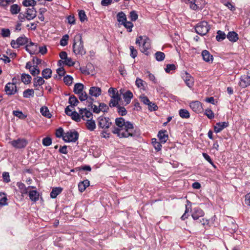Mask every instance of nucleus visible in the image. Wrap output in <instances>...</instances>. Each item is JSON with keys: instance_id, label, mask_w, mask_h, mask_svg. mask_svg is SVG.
<instances>
[{"instance_id": "f257e3e1", "label": "nucleus", "mask_w": 250, "mask_h": 250, "mask_svg": "<svg viewBox=\"0 0 250 250\" xmlns=\"http://www.w3.org/2000/svg\"><path fill=\"white\" fill-rule=\"evenodd\" d=\"M115 124L118 127L114 126L112 131L113 133L117 134L120 138H127L129 136H137L132 124L129 122H125V120L123 118H116Z\"/></svg>"}, {"instance_id": "f03ea898", "label": "nucleus", "mask_w": 250, "mask_h": 250, "mask_svg": "<svg viewBox=\"0 0 250 250\" xmlns=\"http://www.w3.org/2000/svg\"><path fill=\"white\" fill-rule=\"evenodd\" d=\"M73 47V51L76 55H83L86 53L83 46V42L80 34H78L75 36Z\"/></svg>"}, {"instance_id": "7ed1b4c3", "label": "nucleus", "mask_w": 250, "mask_h": 250, "mask_svg": "<svg viewBox=\"0 0 250 250\" xmlns=\"http://www.w3.org/2000/svg\"><path fill=\"white\" fill-rule=\"evenodd\" d=\"M136 43L140 46V50L146 55H149L148 50L151 47L150 39L146 36H140L137 38Z\"/></svg>"}, {"instance_id": "20e7f679", "label": "nucleus", "mask_w": 250, "mask_h": 250, "mask_svg": "<svg viewBox=\"0 0 250 250\" xmlns=\"http://www.w3.org/2000/svg\"><path fill=\"white\" fill-rule=\"evenodd\" d=\"M195 29L198 34L204 36L208 32L210 28L207 22L202 21L196 25Z\"/></svg>"}, {"instance_id": "39448f33", "label": "nucleus", "mask_w": 250, "mask_h": 250, "mask_svg": "<svg viewBox=\"0 0 250 250\" xmlns=\"http://www.w3.org/2000/svg\"><path fill=\"white\" fill-rule=\"evenodd\" d=\"M79 137L78 133L75 130H70L64 134L63 140L65 142H75Z\"/></svg>"}, {"instance_id": "423d86ee", "label": "nucleus", "mask_w": 250, "mask_h": 250, "mask_svg": "<svg viewBox=\"0 0 250 250\" xmlns=\"http://www.w3.org/2000/svg\"><path fill=\"white\" fill-rule=\"evenodd\" d=\"M16 79L13 78L12 83H8L5 86L4 90L8 95H14L17 92L16 85Z\"/></svg>"}, {"instance_id": "0eeeda50", "label": "nucleus", "mask_w": 250, "mask_h": 250, "mask_svg": "<svg viewBox=\"0 0 250 250\" xmlns=\"http://www.w3.org/2000/svg\"><path fill=\"white\" fill-rule=\"evenodd\" d=\"M111 125L112 122L108 117L100 116L98 119V125L100 128L104 129H108Z\"/></svg>"}, {"instance_id": "6e6552de", "label": "nucleus", "mask_w": 250, "mask_h": 250, "mask_svg": "<svg viewBox=\"0 0 250 250\" xmlns=\"http://www.w3.org/2000/svg\"><path fill=\"white\" fill-rule=\"evenodd\" d=\"M28 42V39L25 36L19 37L16 41L12 40L11 42V45L13 48H18L20 46L24 45Z\"/></svg>"}, {"instance_id": "1a4fd4ad", "label": "nucleus", "mask_w": 250, "mask_h": 250, "mask_svg": "<svg viewBox=\"0 0 250 250\" xmlns=\"http://www.w3.org/2000/svg\"><path fill=\"white\" fill-rule=\"evenodd\" d=\"M11 145L16 148H24L27 145L28 142L24 139H18L10 142Z\"/></svg>"}, {"instance_id": "9d476101", "label": "nucleus", "mask_w": 250, "mask_h": 250, "mask_svg": "<svg viewBox=\"0 0 250 250\" xmlns=\"http://www.w3.org/2000/svg\"><path fill=\"white\" fill-rule=\"evenodd\" d=\"M182 77L188 87L191 88L193 86L194 84V78L189 74L186 72L183 74Z\"/></svg>"}, {"instance_id": "9b49d317", "label": "nucleus", "mask_w": 250, "mask_h": 250, "mask_svg": "<svg viewBox=\"0 0 250 250\" xmlns=\"http://www.w3.org/2000/svg\"><path fill=\"white\" fill-rule=\"evenodd\" d=\"M239 85L242 88H246L250 85V76L244 75L241 77Z\"/></svg>"}, {"instance_id": "f8f14e48", "label": "nucleus", "mask_w": 250, "mask_h": 250, "mask_svg": "<svg viewBox=\"0 0 250 250\" xmlns=\"http://www.w3.org/2000/svg\"><path fill=\"white\" fill-rule=\"evenodd\" d=\"M190 107L193 111L197 113H200L203 111L202 104L198 101L190 103Z\"/></svg>"}, {"instance_id": "ddd939ff", "label": "nucleus", "mask_w": 250, "mask_h": 250, "mask_svg": "<svg viewBox=\"0 0 250 250\" xmlns=\"http://www.w3.org/2000/svg\"><path fill=\"white\" fill-rule=\"evenodd\" d=\"M25 14L28 21L33 20L37 16V11L33 7L27 8Z\"/></svg>"}, {"instance_id": "4468645a", "label": "nucleus", "mask_w": 250, "mask_h": 250, "mask_svg": "<svg viewBox=\"0 0 250 250\" xmlns=\"http://www.w3.org/2000/svg\"><path fill=\"white\" fill-rule=\"evenodd\" d=\"M204 215V211L198 208H194L191 214L192 218L195 220H198L200 217H203Z\"/></svg>"}, {"instance_id": "2eb2a0df", "label": "nucleus", "mask_w": 250, "mask_h": 250, "mask_svg": "<svg viewBox=\"0 0 250 250\" xmlns=\"http://www.w3.org/2000/svg\"><path fill=\"white\" fill-rule=\"evenodd\" d=\"M26 50L30 54H35L37 53L38 46L32 42H30L26 46Z\"/></svg>"}, {"instance_id": "dca6fc26", "label": "nucleus", "mask_w": 250, "mask_h": 250, "mask_svg": "<svg viewBox=\"0 0 250 250\" xmlns=\"http://www.w3.org/2000/svg\"><path fill=\"white\" fill-rule=\"evenodd\" d=\"M202 56L204 61L208 63H212L213 60V57L207 50H204L202 52Z\"/></svg>"}, {"instance_id": "f3484780", "label": "nucleus", "mask_w": 250, "mask_h": 250, "mask_svg": "<svg viewBox=\"0 0 250 250\" xmlns=\"http://www.w3.org/2000/svg\"><path fill=\"white\" fill-rule=\"evenodd\" d=\"M229 125L228 122H221L217 123L214 126V130L216 133H218L221 131L225 127Z\"/></svg>"}, {"instance_id": "a211bd4d", "label": "nucleus", "mask_w": 250, "mask_h": 250, "mask_svg": "<svg viewBox=\"0 0 250 250\" xmlns=\"http://www.w3.org/2000/svg\"><path fill=\"white\" fill-rule=\"evenodd\" d=\"M89 94L91 96L97 97L101 94V89L98 87H91L89 89Z\"/></svg>"}, {"instance_id": "6ab92c4d", "label": "nucleus", "mask_w": 250, "mask_h": 250, "mask_svg": "<svg viewBox=\"0 0 250 250\" xmlns=\"http://www.w3.org/2000/svg\"><path fill=\"white\" fill-rule=\"evenodd\" d=\"M81 117L83 120H85L84 117L89 118L92 116V113L87 110L86 108H81L79 110Z\"/></svg>"}, {"instance_id": "aec40b11", "label": "nucleus", "mask_w": 250, "mask_h": 250, "mask_svg": "<svg viewBox=\"0 0 250 250\" xmlns=\"http://www.w3.org/2000/svg\"><path fill=\"white\" fill-rule=\"evenodd\" d=\"M135 84L138 88L141 90H145L146 86V83L142 79L137 78L135 81Z\"/></svg>"}, {"instance_id": "412c9836", "label": "nucleus", "mask_w": 250, "mask_h": 250, "mask_svg": "<svg viewBox=\"0 0 250 250\" xmlns=\"http://www.w3.org/2000/svg\"><path fill=\"white\" fill-rule=\"evenodd\" d=\"M158 136L160 141L162 143H165L168 139V135L167 134V131L166 130L160 131L158 133Z\"/></svg>"}, {"instance_id": "4be33fe9", "label": "nucleus", "mask_w": 250, "mask_h": 250, "mask_svg": "<svg viewBox=\"0 0 250 250\" xmlns=\"http://www.w3.org/2000/svg\"><path fill=\"white\" fill-rule=\"evenodd\" d=\"M108 93L111 95V97L112 99H121V97L116 89L111 87L108 89Z\"/></svg>"}, {"instance_id": "5701e85b", "label": "nucleus", "mask_w": 250, "mask_h": 250, "mask_svg": "<svg viewBox=\"0 0 250 250\" xmlns=\"http://www.w3.org/2000/svg\"><path fill=\"white\" fill-rule=\"evenodd\" d=\"M227 37L231 42H235L238 40V34L234 31L229 32Z\"/></svg>"}, {"instance_id": "b1692460", "label": "nucleus", "mask_w": 250, "mask_h": 250, "mask_svg": "<svg viewBox=\"0 0 250 250\" xmlns=\"http://www.w3.org/2000/svg\"><path fill=\"white\" fill-rule=\"evenodd\" d=\"M133 96V93L130 90H127L123 94V98L125 101L126 102V104H128L130 102Z\"/></svg>"}, {"instance_id": "393cba45", "label": "nucleus", "mask_w": 250, "mask_h": 250, "mask_svg": "<svg viewBox=\"0 0 250 250\" xmlns=\"http://www.w3.org/2000/svg\"><path fill=\"white\" fill-rule=\"evenodd\" d=\"M89 185V181L88 180H84L83 182H80L78 185L79 190L83 192L85 190L86 187Z\"/></svg>"}, {"instance_id": "a878e982", "label": "nucleus", "mask_w": 250, "mask_h": 250, "mask_svg": "<svg viewBox=\"0 0 250 250\" xmlns=\"http://www.w3.org/2000/svg\"><path fill=\"white\" fill-rule=\"evenodd\" d=\"M62 188L56 187L53 188L50 193V197L52 198H55L62 191Z\"/></svg>"}, {"instance_id": "bb28decb", "label": "nucleus", "mask_w": 250, "mask_h": 250, "mask_svg": "<svg viewBox=\"0 0 250 250\" xmlns=\"http://www.w3.org/2000/svg\"><path fill=\"white\" fill-rule=\"evenodd\" d=\"M20 11L21 7L17 4H13L10 6V11L12 15H16L20 13Z\"/></svg>"}, {"instance_id": "cd10ccee", "label": "nucleus", "mask_w": 250, "mask_h": 250, "mask_svg": "<svg viewBox=\"0 0 250 250\" xmlns=\"http://www.w3.org/2000/svg\"><path fill=\"white\" fill-rule=\"evenodd\" d=\"M86 126L88 130L93 131L96 128L95 122L93 120L91 119L87 120L86 123Z\"/></svg>"}, {"instance_id": "c85d7f7f", "label": "nucleus", "mask_w": 250, "mask_h": 250, "mask_svg": "<svg viewBox=\"0 0 250 250\" xmlns=\"http://www.w3.org/2000/svg\"><path fill=\"white\" fill-rule=\"evenodd\" d=\"M30 199L34 202H36L39 200V193L36 190L30 191L29 193Z\"/></svg>"}, {"instance_id": "c756f323", "label": "nucleus", "mask_w": 250, "mask_h": 250, "mask_svg": "<svg viewBox=\"0 0 250 250\" xmlns=\"http://www.w3.org/2000/svg\"><path fill=\"white\" fill-rule=\"evenodd\" d=\"M83 85L81 83H77L75 84L74 87V92L75 94H78L83 91Z\"/></svg>"}, {"instance_id": "7c9ffc66", "label": "nucleus", "mask_w": 250, "mask_h": 250, "mask_svg": "<svg viewBox=\"0 0 250 250\" xmlns=\"http://www.w3.org/2000/svg\"><path fill=\"white\" fill-rule=\"evenodd\" d=\"M40 112L45 117L50 118L51 117L49 110L46 106L42 107L40 109Z\"/></svg>"}, {"instance_id": "2f4dec72", "label": "nucleus", "mask_w": 250, "mask_h": 250, "mask_svg": "<svg viewBox=\"0 0 250 250\" xmlns=\"http://www.w3.org/2000/svg\"><path fill=\"white\" fill-rule=\"evenodd\" d=\"M117 21L119 22H121L122 24L124 23L126 21V17L125 14L123 12H119L117 15Z\"/></svg>"}, {"instance_id": "473e14b6", "label": "nucleus", "mask_w": 250, "mask_h": 250, "mask_svg": "<svg viewBox=\"0 0 250 250\" xmlns=\"http://www.w3.org/2000/svg\"><path fill=\"white\" fill-rule=\"evenodd\" d=\"M32 78L30 75L22 74L21 76V80L24 84H28L31 82Z\"/></svg>"}, {"instance_id": "72a5a7b5", "label": "nucleus", "mask_w": 250, "mask_h": 250, "mask_svg": "<svg viewBox=\"0 0 250 250\" xmlns=\"http://www.w3.org/2000/svg\"><path fill=\"white\" fill-rule=\"evenodd\" d=\"M44 80L43 78L38 77L34 79V86L37 87V86L42 85L44 83Z\"/></svg>"}, {"instance_id": "f704fd0d", "label": "nucleus", "mask_w": 250, "mask_h": 250, "mask_svg": "<svg viewBox=\"0 0 250 250\" xmlns=\"http://www.w3.org/2000/svg\"><path fill=\"white\" fill-rule=\"evenodd\" d=\"M34 95V90L33 89H27L23 92V96L24 98H29L33 97Z\"/></svg>"}, {"instance_id": "c9c22d12", "label": "nucleus", "mask_w": 250, "mask_h": 250, "mask_svg": "<svg viewBox=\"0 0 250 250\" xmlns=\"http://www.w3.org/2000/svg\"><path fill=\"white\" fill-rule=\"evenodd\" d=\"M52 71L49 68H46L42 70V75L43 78L45 79H48L50 78L51 76Z\"/></svg>"}, {"instance_id": "e433bc0d", "label": "nucleus", "mask_w": 250, "mask_h": 250, "mask_svg": "<svg viewBox=\"0 0 250 250\" xmlns=\"http://www.w3.org/2000/svg\"><path fill=\"white\" fill-rule=\"evenodd\" d=\"M180 116L182 118H189L190 117V114L189 112L185 109H181L179 111Z\"/></svg>"}, {"instance_id": "4c0bfd02", "label": "nucleus", "mask_w": 250, "mask_h": 250, "mask_svg": "<svg viewBox=\"0 0 250 250\" xmlns=\"http://www.w3.org/2000/svg\"><path fill=\"white\" fill-rule=\"evenodd\" d=\"M155 57L157 61L161 62L164 60L165 58V54L162 52L158 51L155 53Z\"/></svg>"}, {"instance_id": "58836bf2", "label": "nucleus", "mask_w": 250, "mask_h": 250, "mask_svg": "<svg viewBox=\"0 0 250 250\" xmlns=\"http://www.w3.org/2000/svg\"><path fill=\"white\" fill-rule=\"evenodd\" d=\"M79 103V101L75 96L73 95L69 97V103L70 104L71 106H72L71 107L77 105Z\"/></svg>"}, {"instance_id": "ea45409f", "label": "nucleus", "mask_w": 250, "mask_h": 250, "mask_svg": "<svg viewBox=\"0 0 250 250\" xmlns=\"http://www.w3.org/2000/svg\"><path fill=\"white\" fill-rule=\"evenodd\" d=\"M17 185L18 187L19 188V189L21 190V192L23 194H27L28 193L27 189L25 187V185L21 182H18L17 184Z\"/></svg>"}, {"instance_id": "a19ab883", "label": "nucleus", "mask_w": 250, "mask_h": 250, "mask_svg": "<svg viewBox=\"0 0 250 250\" xmlns=\"http://www.w3.org/2000/svg\"><path fill=\"white\" fill-rule=\"evenodd\" d=\"M226 35L224 32L219 30L217 32L216 39L217 41L221 42L224 40L226 38Z\"/></svg>"}, {"instance_id": "79ce46f5", "label": "nucleus", "mask_w": 250, "mask_h": 250, "mask_svg": "<svg viewBox=\"0 0 250 250\" xmlns=\"http://www.w3.org/2000/svg\"><path fill=\"white\" fill-rule=\"evenodd\" d=\"M69 116H71L73 120L77 122L81 121V115L80 112L78 113L76 111H73L69 115Z\"/></svg>"}, {"instance_id": "37998d69", "label": "nucleus", "mask_w": 250, "mask_h": 250, "mask_svg": "<svg viewBox=\"0 0 250 250\" xmlns=\"http://www.w3.org/2000/svg\"><path fill=\"white\" fill-rule=\"evenodd\" d=\"M37 3L35 0H24L22 1V4L25 7L34 6Z\"/></svg>"}, {"instance_id": "c03bdc74", "label": "nucleus", "mask_w": 250, "mask_h": 250, "mask_svg": "<svg viewBox=\"0 0 250 250\" xmlns=\"http://www.w3.org/2000/svg\"><path fill=\"white\" fill-rule=\"evenodd\" d=\"M16 0H0V6L6 8L7 6L11 3H13Z\"/></svg>"}, {"instance_id": "a18cd8bd", "label": "nucleus", "mask_w": 250, "mask_h": 250, "mask_svg": "<svg viewBox=\"0 0 250 250\" xmlns=\"http://www.w3.org/2000/svg\"><path fill=\"white\" fill-rule=\"evenodd\" d=\"M88 99L89 100L91 101L90 102H89V103L90 104V105L89 106H90L91 108L92 109L93 112L96 113H99L100 112L99 106L98 107L97 105L92 104V101H93V99L91 98L90 97Z\"/></svg>"}, {"instance_id": "49530a36", "label": "nucleus", "mask_w": 250, "mask_h": 250, "mask_svg": "<svg viewBox=\"0 0 250 250\" xmlns=\"http://www.w3.org/2000/svg\"><path fill=\"white\" fill-rule=\"evenodd\" d=\"M31 74L33 76H35L38 75L40 73V70L37 65H34L33 67L29 70Z\"/></svg>"}, {"instance_id": "de8ad7c7", "label": "nucleus", "mask_w": 250, "mask_h": 250, "mask_svg": "<svg viewBox=\"0 0 250 250\" xmlns=\"http://www.w3.org/2000/svg\"><path fill=\"white\" fill-rule=\"evenodd\" d=\"M13 114L21 119H24L26 117V116L24 115L21 111L19 110L13 111Z\"/></svg>"}, {"instance_id": "09e8293b", "label": "nucleus", "mask_w": 250, "mask_h": 250, "mask_svg": "<svg viewBox=\"0 0 250 250\" xmlns=\"http://www.w3.org/2000/svg\"><path fill=\"white\" fill-rule=\"evenodd\" d=\"M123 25H124V26L127 29V31L129 32L132 31V28L133 26V24L131 22L127 21L126 20L125 22H124Z\"/></svg>"}, {"instance_id": "8fccbe9b", "label": "nucleus", "mask_w": 250, "mask_h": 250, "mask_svg": "<svg viewBox=\"0 0 250 250\" xmlns=\"http://www.w3.org/2000/svg\"><path fill=\"white\" fill-rule=\"evenodd\" d=\"M68 39L69 36L68 35H65L63 36L60 41V44L63 46L66 45L67 44Z\"/></svg>"}, {"instance_id": "3c124183", "label": "nucleus", "mask_w": 250, "mask_h": 250, "mask_svg": "<svg viewBox=\"0 0 250 250\" xmlns=\"http://www.w3.org/2000/svg\"><path fill=\"white\" fill-rule=\"evenodd\" d=\"M73 78L70 75H67L63 78L64 83L67 85H70L73 82Z\"/></svg>"}, {"instance_id": "603ef678", "label": "nucleus", "mask_w": 250, "mask_h": 250, "mask_svg": "<svg viewBox=\"0 0 250 250\" xmlns=\"http://www.w3.org/2000/svg\"><path fill=\"white\" fill-rule=\"evenodd\" d=\"M7 198L4 194H0V207L7 204Z\"/></svg>"}, {"instance_id": "864d4df0", "label": "nucleus", "mask_w": 250, "mask_h": 250, "mask_svg": "<svg viewBox=\"0 0 250 250\" xmlns=\"http://www.w3.org/2000/svg\"><path fill=\"white\" fill-rule=\"evenodd\" d=\"M79 98L81 101H85L88 99V95L85 91H82L80 94H78Z\"/></svg>"}, {"instance_id": "5fc2aeb1", "label": "nucleus", "mask_w": 250, "mask_h": 250, "mask_svg": "<svg viewBox=\"0 0 250 250\" xmlns=\"http://www.w3.org/2000/svg\"><path fill=\"white\" fill-rule=\"evenodd\" d=\"M205 114L210 119H211L214 118V113L210 109L208 108L206 109Z\"/></svg>"}, {"instance_id": "6e6d98bb", "label": "nucleus", "mask_w": 250, "mask_h": 250, "mask_svg": "<svg viewBox=\"0 0 250 250\" xmlns=\"http://www.w3.org/2000/svg\"><path fill=\"white\" fill-rule=\"evenodd\" d=\"M129 17L132 21H135L137 20L138 16L136 11H132L130 12Z\"/></svg>"}, {"instance_id": "4d7b16f0", "label": "nucleus", "mask_w": 250, "mask_h": 250, "mask_svg": "<svg viewBox=\"0 0 250 250\" xmlns=\"http://www.w3.org/2000/svg\"><path fill=\"white\" fill-rule=\"evenodd\" d=\"M52 143V140L50 137H45L42 140V144L44 146H49Z\"/></svg>"}, {"instance_id": "13d9d810", "label": "nucleus", "mask_w": 250, "mask_h": 250, "mask_svg": "<svg viewBox=\"0 0 250 250\" xmlns=\"http://www.w3.org/2000/svg\"><path fill=\"white\" fill-rule=\"evenodd\" d=\"M79 16L81 21H84L86 19V16L83 10H80L79 12Z\"/></svg>"}, {"instance_id": "bf43d9fd", "label": "nucleus", "mask_w": 250, "mask_h": 250, "mask_svg": "<svg viewBox=\"0 0 250 250\" xmlns=\"http://www.w3.org/2000/svg\"><path fill=\"white\" fill-rule=\"evenodd\" d=\"M117 107L118 111L121 116H124L126 114L127 111L125 107L120 105L117 106Z\"/></svg>"}, {"instance_id": "052dcab7", "label": "nucleus", "mask_w": 250, "mask_h": 250, "mask_svg": "<svg viewBox=\"0 0 250 250\" xmlns=\"http://www.w3.org/2000/svg\"><path fill=\"white\" fill-rule=\"evenodd\" d=\"M63 130L62 127L57 129L56 131V136L58 138L62 137L64 136Z\"/></svg>"}, {"instance_id": "680f3d73", "label": "nucleus", "mask_w": 250, "mask_h": 250, "mask_svg": "<svg viewBox=\"0 0 250 250\" xmlns=\"http://www.w3.org/2000/svg\"><path fill=\"white\" fill-rule=\"evenodd\" d=\"M129 49L130 50V56L135 58L137 56V51L136 50L133 46H130L129 47Z\"/></svg>"}, {"instance_id": "e2e57ef3", "label": "nucleus", "mask_w": 250, "mask_h": 250, "mask_svg": "<svg viewBox=\"0 0 250 250\" xmlns=\"http://www.w3.org/2000/svg\"><path fill=\"white\" fill-rule=\"evenodd\" d=\"M18 20L20 22H22L25 21V19L27 20V17L25 15V13H20L18 16Z\"/></svg>"}, {"instance_id": "0e129e2a", "label": "nucleus", "mask_w": 250, "mask_h": 250, "mask_svg": "<svg viewBox=\"0 0 250 250\" xmlns=\"http://www.w3.org/2000/svg\"><path fill=\"white\" fill-rule=\"evenodd\" d=\"M120 100H118V99H111V100H110L109 104V106L111 107L117 106V105L118 104L119 101Z\"/></svg>"}, {"instance_id": "69168bd1", "label": "nucleus", "mask_w": 250, "mask_h": 250, "mask_svg": "<svg viewBox=\"0 0 250 250\" xmlns=\"http://www.w3.org/2000/svg\"><path fill=\"white\" fill-rule=\"evenodd\" d=\"M140 98L141 102H143L145 104L147 105L148 104H151V102L146 96L144 95L141 96Z\"/></svg>"}, {"instance_id": "338daca9", "label": "nucleus", "mask_w": 250, "mask_h": 250, "mask_svg": "<svg viewBox=\"0 0 250 250\" xmlns=\"http://www.w3.org/2000/svg\"><path fill=\"white\" fill-rule=\"evenodd\" d=\"M63 63L69 66H73L75 64L72 59L68 57L64 61Z\"/></svg>"}, {"instance_id": "774afa93", "label": "nucleus", "mask_w": 250, "mask_h": 250, "mask_svg": "<svg viewBox=\"0 0 250 250\" xmlns=\"http://www.w3.org/2000/svg\"><path fill=\"white\" fill-rule=\"evenodd\" d=\"M1 35L3 37H9L10 35L9 29L2 28L1 30Z\"/></svg>"}]
</instances>
